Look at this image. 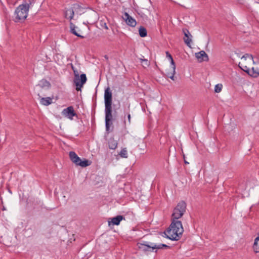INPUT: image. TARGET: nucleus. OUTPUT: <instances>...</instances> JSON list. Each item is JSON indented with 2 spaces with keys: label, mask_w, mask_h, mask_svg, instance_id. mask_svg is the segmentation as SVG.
Masks as SVG:
<instances>
[{
  "label": "nucleus",
  "mask_w": 259,
  "mask_h": 259,
  "mask_svg": "<svg viewBox=\"0 0 259 259\" xmlns=\"http://www.w3.org/2000/svg\"><path fill=\"white\" fill-rule=\"evenodd\" d=\"M254 66L251 67L250 75L253 77H257L259 76V58H256Z\"/></svg>",
  "instance_id": "obj_11"
},
{
  "label": "nucleus",
  "mask_w": 259,
  "mask_h": 259,
  "mask_svg": "<svg viewBox=\"0 0 259 259\" xmlns=\"http://www.w3.org/2000/svg\"><path fill=\"white\" fill-rule=\"evenodd\" d=\"M69 157L71 160L77 165H79L82 167H87L91 165V161L85 159L82 161L77 155L73 151L69 152Z\"/></svg>",
  "instance_id": "obj_8"
},
{
  "label": "nucleus",
  "mask_w": 259,
  "mask_h": 259,
  "mask_svg": "<svg viewBox=\"0 0 259 259\" xmlns=\"http://www.w3.org/2000/svg\"><path fill=\"white\" fill-rule=\"evenodd\" d=\"M186 209V203L183 201H180L176 207L174 209L173 212L171 215V220H178L179 218H181Z\"/></svg>",
  "instance_id": "obj_6"
},
{
  "label": "nucleus",
  "mask_w": 259,
  "mask_h": 259,
  "mask_svg": "<svg viewBox=\"0 0 259 259\" xmlns=\"http://www.w3.org/2000/svg\"><path fill=\"white\" fill-rule=\"evenodd\" d=\"M166 57H167V58L169 60H170V59H172V57L171 55H170V54L168 52H166Z\"/></svg>",
  "instance_id": "obj_26"
},
{
  "label": "nucleus",
  "mask_w": 259,
  "mask_h": 259,
  "mask_svg": "<svg viewBox=\"0 0 259 259\" xmlns=\"http://www.w3.org/2000/svg\"><path fill=\"white\" fill-rule=\"evenodd\" d=\"M117 141L114 138H111L108 141L109 148L111 149H115L117 146Z\"/></svg>",
  "instance_id": "obj_17"
},
{
  "label": "nucleus",
  "mask_w": 259,
  "mask_h": 259,
  "mask_svg": "<svg viewBox=\"0 0 259 259\" xmlns=\"http://www.w3.org/2000/svg\"><path fill=\"white\" fill-rule=\"evenodd\" d=\"M183 32L185 35V37H184V42L188 47H190L192 39L189 38V36L192 37V35L187 29H184Z\"/></svg>",
  "instance_id": "obj_15"
},
{
  "label": "nucleus",
  "mask_w": 259,
  "mask_h": 259,
  "mask_svg": "<svg viewBox=\"0 0 259 259\" xmlns=\"http://www.w3.org/2000/svg\"><path fill=\"white\" fill-rule=\"evenodd\" d=\"M29 5L28 4L20 5L15 11V21L16 22L24 21L27 16L29 11Z\"/></svg>",
  "instance_id": "obj_4"
},
{
  "label": "nucleus",
  "mask_w": 259,
  "mask_h": 259,
  "mask_svg": "<svg viewBox=\"0 0 259 259\" xmlns=\"http://www.w3.org/2000/svg\"><path fill=\"white\" fill-rule=\"evenodd\" d=\"M105 125L106 131H109L110 125L112 123V93L110 88H107L104 93Z\"/></svg>",
  "instance_id": "obj_2"
},
{
  "label": "nucleus",
  "mask_w": 259,
  "mask_h": 259,
  "mask_svg": "<svg viewBox=\"0 0 259 259\" xmlns=\"http://www.w3.org/2000/svg\"><path fill=\"white\" fill-rule=\"evenodd\" d=\"M50 85V84L47 80L45 79H42L37 85V87L42 88L44 87H49Z\"/></svg>",
  "instance_id": "obj_21"
},
{
  "label": "nucleus",
  "mask_w": 259,
  "mask_h": 259,
  "mask_svg": "<svg viewBox=\"0 0 259 259\" xmlns=\"http://www.w3.org/2000/svg\"><path fill=\"white\" fill-rule=\"evenodd\" d=\"M131 115H130V114L128 113L127 114V119H128V121L129 123H131Z\"/></svg>",
  "instance_id": "obj_27"
},
{
  "label": "nucleus",
  "mask_w": 259,
  "mask_h": 259,
  "mask_svg": "<svg viewBox=\"0 0 259 259\" xmlns=\"http://www.w3.org/2000/svg\"><path fill=\"white\" fill-rule=\"evenodd\" d=\"M119 154L121 157L123 158H127L128 156L126 148L122 149Z\"/></svg>",
  "instance_id": "obj_23"
},
{
  "label": "nucleus",
  "mask_w": 259,
  "mask_h": 259,
  "mask_svg": "<svg viewBox=\"0 0 259 259\" xmlns=\"http://www.w3.org/2000/svg\"><path fill=\"white\" fill-rule=\"evenodd\" d=\"M138 248L143 251H153L154 249H160L165 247L169 248L170 247L164 244H156L154 243H138Z\"/></svg>",
  "instance_id": "obj_5"
},
{
  "label": "nucleus",
  "mask_w": 259,
  "mask_h": 259,
  "mask_svg": "<svg viewBox=\"0 0 259 259\" xmlns=\"http://www.w3.org/2000/svg\"><path fill=\"white\" fill-rule=\"evenodd\" d=\"M142 62H143V66L144 67L148 66V62L147 60L146 59H142Z\"/></svg>",
  "instance_id": "obj_25"
},
{
  "label": "nucleus",
  "mask_w": 259,
  "mask_h": 259,
  "mask_svg": "<svg viewBox=\"0 0 259 259\" xmlns=\"http://www.w3.org/2000/svg\"><path fill=\"white\" fill-rule=\"evenodd\" d=\"M183 158H184V162L186 164H189V162H187L186 160H185V156L184 154H183Z\"/></svg>",
  "instance_id": "obj_28"
},
{
  "label": "nucleus",
  "mask_w": 259,
  "mask_h": 259,
  "mask_svg": "<svg viewBox=\"0 0 259 259\" xmlns=\"http://www.w3.org/2000/svg\"><path fill=\"white\" fill-rule=\"evenodd\" d=\"M122 18L126 24L130 26L134 27L137 24L136 20L131 16L127 13L125 12Z\"/></svg>",
  "instance_id": "obj_12"
},
{
  "label": "nucleus",
  "mask_w": 259,
  "mask_h": 259,
  "mask_svg": "<svg viewBox=\"0 0 259 259\" xmlns=\"http://www.w3.org/2000/svg\"><path fill=\"white\" fill-rule=\"evenodd\" d=\"M40 103L45 106H48L52 103V99L50 97L41 98Z\"/></svg>",
  "instance_id": "obj_18"
},
{
  "label": "nucleus",
  "mask_w": 259,
  "mask_h": 259,
  "mask_svg": "<svg viewBox=\"0 0 259 259\" xmlns=\"http://www.w3.org/2000/svg\"><path fill=\"white\" fill-rule=\"evenodd\" d=\"M72 68L73 70L75 76L74 82L76 85V90L78 91H80L81 88L87 81V79L86 75L85 74H82L79 76V73L77 70L74 69V67L72 66Z\"/></svg>",
  "instance_id": "obj_7"
},
{
  "label": "nucleus",
  "mask_w": 259,
  "mask_h": 259,
  "mask_svg": "<svg viewBox=\"0 0 259 259\" xmlns=\"http://www.w3.org/2000/svg\"><path fill=\"white\" fill-rule=\"evenodd\" d=\"M255 60L252 55L245 54L241 57V62L239 63V67L250 75L251 66L254 64Z\"/></svg>",
  "instance_id": "obj_3"
},
{
  "label": "nucleus",
  "mask_w": 259,
  "mask_h": 259,
  "mask_svg": "<svg viewBox=\"0 0 259 259\" xmlns=\"http://www.w3.org/2000/svg\"><path fill=\"white\" fill-rule=\"evenodd\" d=\"M75 28H76L75 25L73 23L70 22V28L71 32L78 37H79L81 38H83L84 37L83 36L79 34L77 32V31L75 30Z\"/></svg>",
  "instance_id": "obj_19"
},
{
  "label": "nucleus",
  "mask_w": 259,
  "mask_h": 259,
  "mask_svg": "<svg viewBox=\"0 0 259 259\" xmlns=\"http://www.w3.org/2000/svg\"><path fill=\"white\" fill-rule=\"evenodd\" d=\"M170 62V65L169 68L166 70V76L171 79L173 80H175V74L176 73V65L175 62L173 60V58L169 60Z\"/></svg>",
  "instance_id": "obj_9"
},
{
  "label": "nucleus",
  "mask_w": 259,
  "mask_h": 259,
  "mask_svg": "<svg viewBox=\"0 0 259 259\" xmlns=\"http://www.w3.org/2000/svg\"><path fill=\"white\" fill-rule=\"evenodd\" d=\"M139 34L141 37H144L147 35V30L144 27L141 26L139 30Z\"/></svg>",
  "instance_id": "obj_22"
},
{
  "label": "nucleus",
  "mask_w": 259,
  "mask_h": 259,
  "mask_svg": "<svg viewBox=\"0 0 259 259\" xmlns=\"http://www.w3.org/2000/svg\"><path fill=\"white\" fill-rule=\"evenodd\" d=\"M62 114L70 119H72L73 117L76 115L72 106H69L64 109L62 112Z\"/></svg>",
  "instance_id": "obj_10"
},
{
  "label": "nucleus",
  "mask_w": 259,
  "mask_h": 259,
  "mask_svg": "<svg viewBox=\"0 0 259 259\" xmlns=\"http://www.w3.org/2000/svg\"><path fill=\"white\" fill-rule=\"evenodd\" d=\"M184 229L182 222L178 220L172 221L169 227L164 232L166 238L171 240H179L182 236Z\"/></svg>",
  "instance_id": "obj_1"
},
{
  "label": "nucleus",
  "mask_w": 259,
  "mask_h": 259,
  "mask_svg": "<svg viewBox=\"0 0 259 259\" xmlns=\"http://www.w3.org/2000/svg\"><path fill=\"white\" fill-rule=\"evenodd\" d=\"M253 249L255 252H259V236L257 237L254 240Z\"/></svg>",
  "instance_id": "obj_20"
},
{
  "label": "nucleus",
  "mask_w": 259,
  "mask_h": 259,
  "mask_svg": "<svg viewBox=\"0 0 259 259\" xmlns=\"http://www.w3.org/2000/svg\"><path fill=\"white\" fill-rule=\"evenodd\" d=\"M125 220V218L121 215H117L115 217L111 219V221H108L109 226L110 225H118L120 222L122 220Z\"/></svg>",
  "instance_id": "obj_14"
},
{
  "label": "nucleus",
  "mask_w": 259,
  "mask_h": 259,
  "mask_svg": "<svg viewBox=\"0 0 259 259\" xmlns=\"http://www.w3.org/2000/svg\"><path fill=\"white\" fill-rule=\"evenodd\" d=\"M74 14V11L72 8H70L66 9L64 12L65 17L66 19H69L70 20H71L73 18Z\"/></svg>",
  "instance_id": "obj_16"
},
{
  "label": "nucleus",
  "mask_w": 259,
  "mask_h": 259,
  "mask_svg": "<svg viewBox=\"0 0 259 259\" xmlns=\"http://www.w3.org/2000/svg\"><path fill=\"white\" fill-rule=\"evenodd\" d=\"M222 84H217L215 86L214 91L216 93H220L222 90Z\"/></svg>",
  "instance_id": "obj_24"
},
{
  "label": "nucleus",
  "mask_w": 259,
  "mask_h": 259,
  "mask_svg": "<svg viewBox=\"0 0 259 259\" xmlns=\"http://www.w3.org/2000/svg\"><path fill=\"white\" fill-rule=\"evenodd\" d=\"M105 28L106 29H108V27H107L106 25H105Z\"/></svg>",
  "instance_id": "obj_29"
},
{
  "label": "nucleus",
  "mask_w": 259,
  "mask_h": 259,
  "mask_svg": "<svg viewBox=\"0 0 259 259\" xmlns=\"http://www.w3.org/2000/svg\"><path fill=\"white\" fill-rule=\"evenodd\" d=\"M195 57L199 62L207 61L209 59L208 56L204 51L195 53Z\"/></svg>",
  "instance_id": "obj_13"
}]
</instances>
